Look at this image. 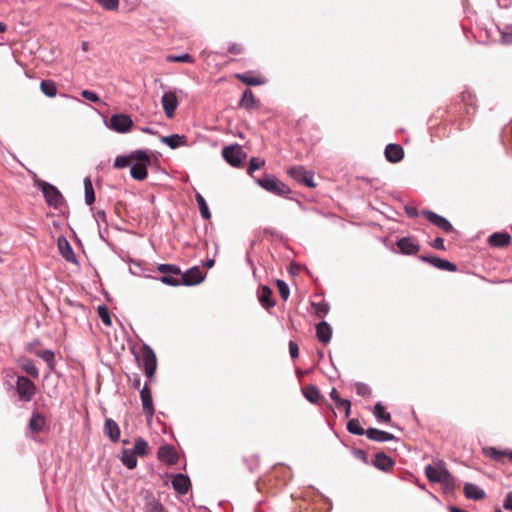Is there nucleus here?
<instances>
[{
  "mask_svg": "<svg viewBox=\"0 0 512 512\" xmlns=\"http://www.w3.org/2000/svg\"><path fill=\"white\" fill-rule=\"evenodd\" d=\"M35 186L41 190L45 201L50 207L58 209L64 205L65 199L58 188L54 185L38 179L35 181Z\"/></svg>",
  "mask_w": 512,
  "mask_h": 512,
  "instance_id": "1",
  "label": "nucleus"
},
{
  "mask_svg": "<svg viewBox=\"0 0 512 512\" xmlns=\"http://www.w3.org/2000/svg\"><path fill=\"white\" fill-rule=\"evenodd\" d=\"M255 181L261 188L275 195L285 197L291 193L287 184L271 174H265L262 178L255 179Z\"/></svg>",
  "mask_w": 512,
  "mask_h": 512,
  "instance_id": "2",
  "label": "nucleus"
},
{
  "mask_svg": "<svg viewBox=\"0 0 512 512\" xmlns=\"http://www.w3.org/2000/svg\"><path fill=\"white\" fill-rule=\"evenodd\" d=\"M157 270L162 274L157 278L161 283L172 287L180 286L181 269L178 265L159 264Z\"/></svg>",
  "mask_w": 512,
  "mask_h": 512,
  "instance_id": "3",
  "label": "nucleus"
},
{
  "mask_svg": "<svg viewBox=\"0 0 512 512\" xmlns=\"http://www.w3.org/2000/svg\"><path fill=\"white\" fill-rule=\"evenodd\" d=\"M18 399L22 402H30L36 394V385L28 377L18 376L15 385Z\"/></svg>",
  "mask_w": 512,
  "mask_h": 512,
  "instance_id": "4",
  "label": "nucleus"
},
{
  "mask_svg": "<svg viewBox=\"0 0 512 512\" xmlns=\"http://www.w3.org/2000/svg\"><path fill=\"white\" fill-rule=\"evenodd\" d=\"M222 156L229 165L240 167L247 155L241 145L231 144L222 149Z\"/></svg>",
  "mask_w": 512,
  "mask_h": 512,
  "instance_id": "5",
  "label": "nucleus"
},
{
  "mask_svg": "<svg viewBox=\"0 0 512 512\" xmlns=\"http://www.w3.org/2000/svg\"><path fill=\"white\" fill-rule=\"evenodd\" d=\"M105 125L118 133H127L130 131L133 121L129 115L118 113L113 114L108 121L105 120Z\"/></svg>",
  "mask_w": 512,
  "mask_h": 512,
  "instance_id": "6",
  "label": "nucleus"
},
{
  "mask_svg": "<svg viewBox=\"0 0 512 512\" xmlns=\"http://www.w3.org/2000/svg\"><path fill=\"white\" fill-rule=\"evenodd\" d=\"M142 361L145 375L151 379L156 371L157 360L154 351L147 344H144L142 347Z\"/></svg>",
  "mask_w": 512,
  "mask_h": 512,
  "instance_id": "7",
  "label": "nucleus"
},
{
  "mask_svg": "<svg viewBox=\"0 0 512 512\" xmlns=\"http://www.w3.org/2000/svg\"><path fill=\"white\" fill-rule=\"evenodd\" d=\"M205 278V274L198 266H193L186 272H181L180 285L194 286L200 284Z\"/></svg>",
  "mask_w": 512,
  "mask_h": 512,
  "instance_id": "8",
  "label": "nucleus"
},
{
  "mask_svg": "<svg viewBox=\"0 0 512 512\" xmlns=\"http://www.w3.org/2000/svg\"><path fill=\"white\" fill-rule=\"evenodd\" d=\"M422 215L430 223H432L433 225H435L436 227H438L439 229L443 230L446 233H450V232H452L454 230L453 225L451 224V222L447 218H445V217H443V216H441V215H439V214H437V213H435L433 211L423 210L422 211Z\"/></svg>",
  "mask_w": 512,
  "mask_h": 512,
  "instance_id": "9",
  "label": "nucleus"
},
{
  "mask_svg": "<svg viewBox=\"0 0 512 512\" xmlns=\"http://www.w3.org/2000/svg\"><path fill=\"white\" fill-rule=\"evenodd\" d=\"M420 260L423 262L429 263L430 265H432L433 267H435L439 270H444V271H449V272H455L457 270V266L454 263H452L448 260L442 259L438 256L421 255Z\"/></svg>",
  "mask_w": 512,
  "mask_h": 512,
  "instance_id": "10",
  "label": "nucleus"
},
{
  "mask_svg": "<svg viewBox=\"0 0 512 512\" xmlns=\"http://www.w3.org/2000/svg\"><path fill=\"white\" fill-rule=\"evenodd\" d=\"M140 398L142 402L143 412L145 413L148 420H151L154 416L155 409L153 405V398L150 389L147 384L140 391Z\"/></svg>",
  "mask_w": 512,
  "mask_h": 512,
  "instance_id": "11",
  "label": "nucleus"
},
{
  "mask_svg": "<svg viewBox=\"0 0 512 512\" xmlns=\"http://www.w3.org/2000/svg\"><path fill=\"white\" fill-rule=\"evenodd\" d=\"M161 103L167 118H172L178 107V99L175 92H165L162 95Z\"/></svg>",
  "mask_w": 512,
  "mask_h": 512,
  "instance_id": "12",
  "label": "nucleus"
},
{
  "mask_svg": "<svg viewBox=\"0 0 512 512\" xmlns=\"http://www.w3.org/2000/svg\"><path fill=\"white\" fill-rule=\"evenodd\" d=\"M444 471H449L444 462L440 461L437 465H427L425 467V475L432 483H440L443 479Z\"/></svg>",
  "mask_w": 512,
  "mask_h": 512,
  "instance_id": "13",
  "label": "nucleus"
},
{
  "mask_svg": "<svg viewBox=\"0 0 512 512\" xmlns=\"http://www.w3.org/2000/svg\"><path fill=\"white\" fill-rule=\"evenodd\" d=\"M171 484L173 489L181 495L187 494L191 487L189 476L183 473L175 474L172 478Z\"/></svg>",
  "mask_w": 512,
  "mask_h": 512,
  "instance_id": "14",
  "label": "nucleus"
},
{
  "mask_svg": "<svg viewBox=\"0 0 512 512\" xmlns=\"http://www.w3.org/2000/svg\"><path fill=\"white\" fill-rule=\"evenodd\" d=\"M157 457L168 465L176 464L179 459L175 448L171 445L160 446L157 451Z\"/></svg>",
  "mask_w": 512,
  "mask_h": 512,
  "instance_id": "15",
  "label": "nucleus"
},
{
  "mask_svg": "<svg viewBox=\"0 0 512 512\" xmlns=\"http://www.w3.org/2000/svg\"><path fill=\"white\" fill-rule=\"evenodd\" d=\"M104 435L113 443H117L120 440V427L111 418H106L103 429Z\"/></svg>",
  "mask_w": 512,
  "mask_h": 512,
  "instance_id": "16",
  "label": "nucleus"
},
{
  "mask_svg": "<svg viewBox=\"0 0 512 512\" xmlns=\"http://www.w3.org/2000/svg\"><path fill=\"white\" fill-rule=\"evenodd\" d=\"M385 157L390 163H398L404 157V150L401 145L390 143L385 148Z\"/></svg>",
  "mask_w": 512,
  "mask_h": 512,
  "instance_id": "17",
  "label": "nucleus"
},
{
  "mask_svg": "<svg viewBox=\"0 0 512 512\" xmlns=\"http://www.w3.org/2000/svg\"><path fill=\"white\" fill-rule=\"evenodd\" d=\"M396 245L404 255H414L420 250V246L410 237H402L398 239Z\"/></svg>",
  "mask_w": 512,
  "mask_h": 512,
  "instance_id": "18",
  "label": "nucleus"
},
{
  "mask_svg": "<svg viewBox=\"0 0 512 512\" xmlns=\"http://www.w3.org/2000/svg\"><path fill=\"white\" fill-rule=\"evenodd\" d=\"M373 465L381 471L388 472L394 467L395 461L384 452H378L375 455Z\"/></svg>",
  "mask_w": 512,
  "mask_h": 512,
  "instance_id": "19",
  "label": "nucleus"
},
{
  "mask_svg": "<svg viewBox=\"0 0 512 512\" xmlns=\"http://www.w3.org/2000/svg\"><path fill=\"white\" fill-rule=\"evenodd\" d=\"M366 436L368 439L375 442H388L396 440V437L392 433L372 427L366 430Z\"/></svg>",
  "mask_w": 512,
  "mask_h": 512,
  "instance_id": "20",
  "label": "nucleus"
},
{
  "mask_svg": "<svg viewBox=\"0 0 512 512\" xmlns=\"http://www.w3.org/2000/svg\"><path fill=\"white\" fill-rule=\"evenodd\" d=\"M272 293V289L267 285L260 286L258 290V300L265 309H270L275 306Z\"/></svg>",
  "mask_w": 512,
  "mask_h": 512,
  "instance_id": "21",
  "label": "nucleus"
},
{
  "mask_svg": "<svg viewBox=\"0 0 512 512\" xmlns=\"http://www.w3.org/2000/svg\"><path fill=\"white\" fill-rule=\"evenodd\" d=\"M511 235L507 232H495L488 238V243L492 247L503 248L510 244Z\"/></svg>",
  "mask_w": 512,
  "mask_h": 512,
  "instance_id": "22",
  "label": "nucleus"
},
{
  "mask_svg": "<svg viewBox=\"0 0 512 512\" xmlns=\"http://www.w3.org/2000/svg\"><path fill=\"white\" fill-rule=\"evenodd\" d=\"M316 337L323 344L330 342L332 337V328L328 322L321 321L316 325Z\"/></svg>",
  "mask_w": 512,
  "mask_h": 512,
  "instance_id": "23",
  "label": "nucleus"
},
{
  "mask_svg": "<svg viewBox=\"0 0 512 512\" xmlns=\"http://www.w3.org/2000/svg\"><path fill=\"white\" fill-rule=\"evenodd\" d=\"M46 425L45 417L39 412H33L28 422V428L33 433H40Z\"/></svg>",
  "mask_w": 512,
  "mask_h": 512,
  "instance_id": "24",
  "label": "nucleus"
},
{
  "mask_svg": "<svg viewBox=\"0 0 512 512\" xmlns=\"http://www.w3.org/2000/svg\"><path fill=\"white\" fill-rule=\"evenodd\" d=\"M58 247L60 254L66 261L72 263L77 262L73 248L71 247L70 243L67 241L65 237L59 238Z\"/></svg>",
  "mask_w": 512,
  "mask_h": 512,
  "instance_id": "25",
  "label": "nucleus"
},
{
  "mask_svg": "<svg viewBox=\"0 0 512 512\" xmlns=\"http://www.w3.org/2000/svg\"><path fill=\"white\" fill-rule=\"evenodd\" d=\"M464 494L467 499L476 501L482 500L486 497L485 491L473 483H466L464 485Z\"/></svg>",
  "mask_w": 512,
  "mask_h": 512,
  "instance_id": "26",
  "label": "nucleus"
},
{
  "mask_svg": "<svg viewBox=\"0 0 512 512\" xmlns=\"http://www.w3.org/2000/svg\"><path fill=\"white\" fill-rule=\"evenodd\" d=\"M161 142L166 144L171 149H177L186 145L187 137L185 135L171 134L161 138Z\"/></svg>",
  "mask_w": 512,
  "mask_h": 512,
  "instance_id": "27",
  "label": "nucleus"
},
{
  "mask_svg": "<svg viewBox=\"0 0 512 512\" xmlns=\"http://www.w3.org/2000/svg\"><path fill=\"white\" fill-rule=\"evenodd\" d=\"M239 105L248 111L258 108L259 102L250 89H246L240 99Z\"/></svg>",
  "mask_w": 512,
  "mask_h": 512,
  "instance_id": "28",
  "label": "nucleus"
},
{
  "mask_svg": "<svg viewBox=\"0 0 512 512\" xmlns=\"http://www.w3.org/2000/svg\"><path fill=\"white\" fill-rule=\"evenodd\" d=\"M483 454L495 461H502L503 457H508L510 461L512 460V450L510 449L500 451L495 447H484Z\"/></svg>",
  "mask_w": 512,
  "mask_h": 512,
  "instance_id": "29",
  "label": "nucleus"
},
{
  "mask_svg": "<svg viewBox=\"0 0 512 512\" xmlns=\"http://www.w3.org/2000/svg\"><path fill=\"white\" fill-rule=\"evenodd\" d=\"M235 77L248 86H259L265 83V79L254 76L252 71L237 73Z\"/></svg>",
  "mask_w": 512,
  "mask_h": 512,
  "instance_id": "30",
  "label": "nucleus"
},
{
  "mask_svg": "<svg viewBox=\"0 0 512 512\" xmlns=\"http://www.w3.org/2000/svg\"><path fill=\"white\" fill-rule=\"evenodd\" d=\"M120 460L122 464L130 470L136 468L138 463L137 455L131 449L127 448L122 450V456L120 457Z\"/></svg>",
  "mask_w": 512,
  "mask_h": 512,
  "instance_id": "31",
  "label": "nucleus"
},
{
  "mask_svg": "<svg viewBox=\"0 0 512 512\" xmlns=\"http://www.w3.org/2000/svg\"><path fill=\"white\" fill-rule=\"evenodd\" d=\"M149 165H143L142 163H134L130 166V175L133 179L143 181L147 178L148 172L147 167Z\"/></svg>",
  "mask_w": 512,
  "mask_h": 512,
  "instance_id": "32",
  "label": "nucleus"
},
{
  "mask_svg": "<svg viewBox=\"0 0 512 512\" xmlns=\"http://www.w3.org/2000/svg\"><path fill=\"white\" fill-rule=\"evenodd\" d=\"M304 397L312 404L319 402L321 394L319 389L315 385H307L302 389Z\"/></svg>",
  "mask_w": 512,
  "mask_h": 512,
  "instance_id": "33",
  "label": "nucleus"
},
{
  "mask_svg": "<svg viewBox=\"0 0 512 512\" xmlns=\"http://www.w3.org/2000/svg\"><path fill=\"white\" fill-rule=\"evenodd\" d=\"M36 356L41 358L48 366L50 371L55 368V353L50 349H44L36 352Z\"/></svg>",
  "mask_w": 512,
  "mask_h": 512,
  "instance_id": "34",
  "label": "nucleus"
},
{
  "mask_svg": "<svg viewBox=\"0 0 512 512\" xmlns=\"http://www.w3.org/2000/svg\"><path fill=\"white\" fill-rule=\"evenodd\" d=\"M83 183H84L85 203L87 205H92L95 202V192H94L92 181L89 177H85Z\"/></svg>",
  "mask_w": 512,
  "mask_h": 512,
  "instance_id": "35",
  "label": "nucleus"
},
{
  "mask_svg": "<svg viewBox=\"0 0 512 512\" xmlns=\"http://www.w3.org/2000/svg\"><path fill=\"white\" fill-rule=\"evenodd\" d=\"M40 90L45 96L49 98H53L57 94L56 84L52 80H42L40 83Z\"/></svg>",
  "mask_w": 512,
  "mask_h": 512,
  "instance_id": "36",
  "label": "nucleus"
},
{
  "mask_svg": "<svg viewBox=\"0 0 512 512\" xmlns=\"http://www.w3.org/2000/svg\"><path fill=\"white\" fill-rule=\"evenodd\" d=\"M195 199L197 201V204H198V207H199V211H200V214H201L202 218L205 219V220H209L211 218V213L209 211V207L207 205L206 200L198 192L195 195Z\"/></svg>",
  "mask_w": 512,
  "mask_h": 512,
  "instance_id": "37",
  "label": "nucleus"
},
{
  "mask_svg": "<svg viewBox=\"0 0 512 512\" xmlns=\"http://www.w3.org/2000/svg\"><path fill=\"white\" fill-rule=\"evenodd\" d=\"M137 456L143 457L148 453V442L142 438L138 437L135 440L134 447L131 449Z\"/></svg>",
  "mask_w": 512,
  "mask_h": 512,
  "instance_id": "38",
  "label": "nucleus"
},
{
  "mask_svg": "<svg viewBox=\"0 0 512 512\" xmlns=\"http://www.w3.org/2000/svg\"><path fill=\"white\" fill-rule=\"evenodd\" d=\"M131 159L134 163H142L143 165H151V158L145 150H136L131 154Z\"/></svg>",
  "mask_w": 512,
  "mask_h": 512,
  "instance_id": "39",
  "label": "nucleus"
},
{
  "mask_svg": "<svg viewBox=\"0 0 512 512\" xmlns=\"http://www.w3.org/2000/svg\"><path fill=\"white\" fill-rule=\"evenodd\" d=\"M374 416L378 421L390 422L391 414L385 411V407L381 402H377L374 406Z\"/></svg>",
  "mask_w": 512,
  "mask_h": 512,
  "instance_id": "40",
  "label": "nucleus"
},
{
  "mask_svg": "<svg viewBox=\"0 0 512 512\" xmlns=\"http://www.w3.org/2000/svg\"><path fill=\"white\" fill-rule=\"evenodd\" d=\"M445 492H453L456 484L455 479L449 471H444L443 479L440 481Z\"/></svg>",
  "mask_w": 512,
  "mask_h": 512,
  "instance_id": "41",
  "label": "nucleus"
},
{
  "mask_svg": "<svg viewBox=\"0 0 512 512\" xmlns=\"http://www.w3.org/2000/svg\"><path fill=\"white\" fill-rule=\"evenodd\" d=\"M21 368L31 377H33V378L39 377V370L32 360H30V359L23 360V362L21 363Z\"/></svg>",
  "mask_w": 512,
  "mask_h": 512,
  "instance_id": "42",
  "label": "nucleus"
},
{
  "mask_svg": "<svg viewBox=\"0 0 512 512\" xmlns=\"http://www.w3.org/2000/svg\"><path fill=\"white\" fill-rule=\"evenodd\" d=\"M306 172L307 170L303 166H292L287 170V174L298 183H301V178Z\"/></svg>",
  "mask_w": 512,
  "mask_h": 512,
  "instance_id": "43",
  "label": "nucleus"
},
{
  "mask_svg": "<svg viewBox=\"0 0 512 512\" xmlns=\"http://www.w3.org/2000/svg\"><path fill=\"white\" fill-rule=\"evenodd\" d=\"M347 430L349 433L358 436L366 434V430L360 425L358 419H350L347 423Z\"/></svg>",
  "mask_w": 512,
  "mask_h": 512,
  "instance_id": "44",
  "label": "nucleus"
},
{
  "mask_svg": "<svg viewBox=\"0 0 512 512\" xmlns=\"http://www.w3.org/2000/svg\"><path fill=\"white\" fill-rule=\"evenodd\" d=\"M97 312L99 318L105 325L110 326L112 324L110 312L106 305H99L97 308Z\"/></svg>",
  "mask_w": 512,
  "mask_h": 512,
  "instance_id": "45",
  "label": "nucleus"
},
{
  "mask_svg": "<svg viewBox=\"0 0 512 512\" xmlns=\"http://www.w3.org/2000/svg\"><path fill=\"white\" fill-rule=\"evenodd\" d=\"M265 165V160L259 157H252L249 161V166L247 169V173L249 175H253L255 170L261 169Z\"/></svg>",
  "mask_w": 512,
  "mask_h": 512,
  "instance_id": "46",
  "label": "nucleus"
},
{
  "mask_svg": "<svg viewBox=\"0 0 512 512\" xmlns=\"http://www.w3.org/2000/svg\"><path fill=\"white\" fill-rule=\"evenodd\" d=\"M276 286L278 288V292L283 300H287L290 295V289L288 284L284 280L278 279L276 281Z\"/></svg>",
  "mask_w": 512,
  "mask_h": 512,
  "instance_id": "47",
  "label": "nucleus"
},
{
  "mask_svg": "<svg viewBox=\"0 0 512 512\" xmlns=\"http://www.w3.org/2000/svg\"><path fill=\"white\" fill-rule=\"evenodd\" d=\"M167 60L169 62H183V63H193L194 62L193 57L188 53H184V54H180V55H169L167 57Z\"/></svg>",
  "mask_w": 512,
  "mask_h": 512,
  "instance_id": "48",
  "label": "nucleus"
},
{
  "mask_svg": "<svg viewBox=\"0 0 512 512\" xmlns=\"http://www.w3.org/2000/svg\"><path fill=\"white\" fill-rule=\"evenodd\" d=\"M313 306L315 308V313L318 317H324L329 312V304L326 301L313 303Z\"/></svg>",
  "mask_w": 512,
  "mask_h": 512,
  "instance_id": "49",
  "label": "nucleus"
},
{
  "mask_svg": "<svg viewBox=\"0 0 512 512\" xmlns=\"http://www.w3.org/2000/svg\"><path fill=\"white\" fill-rule=\"evenodd\" d=\"M244 462L246 464L247 469L253 473L259 467V458L258 456L252 455L250 457H245Z\"/></svg>",
  "mask_w": 512,
  "mask_h": 512,
  "instance_id": "50",
  "label": "nucleus"
},
{
  "mask_svg": "<svg viewBox=\"0 0 512 512\" xmlns=\"http://www.w3.org/2000/svg\"><path fill=\"white\" fill-rule=\"evenodd\" d=\"M356 393L362 397H369L371 395V388L363 382H356L355 384Z\"/></svg>",
  "mask_w": 512,
  "mask_h": 512,
  "instance_id": "51",
  "label": "nucleus"
},
{
  "mask_svg": "<svg viewBox=\"0 0 512 512\" xmlns=\"http://www.w3.org/2000/svg\"><path fill=\"white\" fill-rule=\"evenodd\" d=\"M131 164H132V159H131L130 155H127V156H117L115 161H114V166L116 168H125V167H128V166H131Z\"/></svg>",
  "mask_w": 512,
  "mask_h": 512,
  "instance_id": "52",
  "label": "nucleus"
},
{
  "mask_svg": "<svg viewBox=\"0 0 512 512\" xmlns=\"http://www.w3.org/2000/svg\"><path fill=\"white\" fill-rule=\"evenodd\" d=\"M314 173L312 171H307L303 178H301V184L314 188L316 184L314 183Z\"/></svg>",
  "mask_w": 512,
  "mask_h": 512,
  "instance_id": "53",
  "label": "nucleus"
},
{
  "mask_svg": "<svg viewBox=\"0 0 512 512\" xmlns=\"http://www.w3.org/2000/svg\"><path fill=\"white\" fill-rule=\"evenodd\" d=\"M97 2L107 10H116L119 5V0H97Z\"/></svg>",
  "mask_w": 512,
  "mask_h": 512,
  "instance_id": "54",
  "label": "nucleus"
},
{
  "mask_svg": "<svg viewBox=\"0 0 512 512\" xmlns=\"http://www.w3.org/2000/svg\"><path fill=\"white\" fill-rule=\"evenodd\" d=\"M501 41L504 44H512V25L501 32Z\"/></svg>",
  "mask_w": 512,
  "mask_h": 512,
  "instance_id": "55",
  "label": "nucleus"
},
{
  "mask_svg": "<svg viewBox=\"0 0 512 512\" xmlns=\"http://www.w3.org/2000/svg\"><path fill=\"white\" fill-rule=\"evenodd\" d=\"M81 96L91 102H95V103L101 102L99 95L96 92L91 91V90H83L81 92Z\"/></svg>",
  "mask_w": 512,
  "mask_h": 512,
  "instance_id": "56",
  "label": "nucleus"
},
{
  "mask_svg": "<svg viewBox=\"0 0 512 512\" xmlns=\"http://www.w3.org/2000/svg\"><path fill=\"white\" fill-rule=\"evenodd\" d=\"M352 454L365 464H368V454L362 449H354Z\"/></svg>",
  "mask_w": 512,
  "mask_h": 512,
  "instance_id": "57",
  "label": "nucleus"
},
{
  "mask_svg": "<svg viewBox=\"0 0 512 512\" xmlns=\"http://www.w3.org/2000/svg\"><path fill=\"white\" fill-rule=\"evenodd\" d=\"M289 353L291 358H297L299 356V347L296 342L290 341L289 342Z\"/></svg>",
  "mask_w": 512,
  "mask_h": 512,
  "instance_id": "58",
  "label": "nucleus"
},
{
  "mask_svg": "<svg viewBox=\"0 0 512 512\" xmlns=\"http://www.w3.org/2000/svg\"><path fill=\"white\" fill-rule=\"evenodd\" d=\"M431 247L437 250H445L444 239L442 237H436L432 241Z\"/></svg>",
  "mask_w": 512,
  "mask_h": 512,
  "instance_id": "59",
  "label": "nucleus"
},
{
  "mask_svg": "<svg viewBox=\"0 0 512 512\" xmlns=\"http://www.w3.org/2000/svg\"><path fill=\"white\" fill-rule=\"evenodd\" d=\"M228 51L231 54L239 55L243 52V48L240 44L237 43H231L228 46Z\"/></svg>",
  "mask_w": 512,
  "mask_h": 512,
  "instance_id": "60",
  "label": "nucleus"
},
{
  "mask_svg": "<svg viewBox=\"0 0 512 512\" xmlns=\"http://www.w3.org/2000/svg\"><path fill=\"white\" fill-rule=\"evenodd\" d=\"M150 512H167L164 506L157 501L150 503Z\"/></svg>",
  "mask_w": 512,
  "mask_h": 512,
  "instance_id": "61",
  "label": "nucleus"
},
{
  "mask_svg": "<svg viewBox=\"0 0 512 512\" xmlns=\"http://www.w3.org/2000/svg\"><path fill=\"white\" fill-rule=\"evenodd\" d=\"M94 218L98 224V227L100 228V222H106V212L104 210H98L94 214Z\"/></svg>",
  "mask_w": 512,
  "mask_h": 512,
  "instance_id": "62",
  "label": "nucleus"
},
{
  "mask_svg": "<svg viewBox=\"0 0 512 512\" xmlns=\"http://www.w3.org/2000/svg\"><path fill=\"white\" fill-rule=\"evenodd\" d=\"M503 507L508 511H512V492L506 494L503 502Z\"/></svg>",
  "mask_w": 512,
  "mask_h": 512,
  "instance_id": "63",
  "label": "nucleus"
},
{
  "mask_svg": "<svg viewBox=\"0 0 512 512\" xmlns=\"http://www.w3.org/2000/svg\"><path fill=\"white\" fill-rule=\"evenodd\" d=\"M405 212L411 218H416L419 215L418 209L414 206H405Z\"/></svg>",
  "mask_w": 512,
  "mask_h": 512,
  "instance_id": "64",
  "label": "nucleus"
}]
</instances>
